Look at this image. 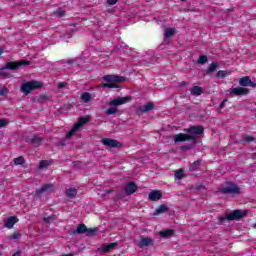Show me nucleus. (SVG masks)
I'll return each mask as SVG.
<instances>
[{"label":"nucleus","instance_id":"obj_22","mask_svg":"<svg viewBox=\"0 0 256 256\" xmlns=\"http://www.w3.org/2000/svg\"><path fill=\"white\" fill-rule=\"evenodd\" d=\"M166 211H169V207L162 204L155 210L154 215H161L162 213H166Z\"/></svg>","mask_w":256,"mask_h":256},{"label":"nucleus","instance_id":"obj_6","mask_svg":"<svg viewBox=\"0 0 256 256\" xmlns=\"http://www.w3.org/2000/svg\"><path fill=\"white\" fill-rule=\"evenodd\" d=\"M29 65H31V61H27V60H20L18 62H8L6 66L0 68V70L4 71V69H10L11 71H17L19 67L29 66Z\"/></svg>","mask_w":256,"mask_h":256},{"label":"nucleus","instance_id":"obj_10","mask_svg":"<svg viewBox=\"0 0 256 256\" xmlns=\"http://www.w3.org/2000/svg\"><path fill=\"white\" fill-rule=\"evenodd\" d=\"M239 85L241 87H253V88H256V83L251 81V78L249 76H244V77L240 78Z\"/></svg>","mask_w":256,"mask_h":256},{"label":"nucleus","instance_id":"obj_9","mask_svg":"<svg viewBox=\"0 0 256 256\" xmlns=\"http://www.w3.org/2000/svg\"><path fill=\"white\" fill-rule=\"evenodd\" d=\"M155 109V104L153 102H148L145 106H141L136 110L137 115H143V113H149Z\"/></svg>","mask_w":256,"mask_h":256},{"label":"nucleus","instance_id":"obj_11","mask_svg":"<svg viewBox=\"0 0 256 256\" xmlns=\"http://www.w3.org/2000/svg\"><path fill=\"white\" fill-rule=\"evenodd\" d=\"M43 141L44 139L41 135H33L31 138L28 139V143L33 145V147H40Z\"/></svg>","mask_w":256,"mask_h":256},{"label":"nucleus","instance_id":"obj_5","mask_svg":"<svg viewBox=\"0 0 256 256\" xmlns=\"http://www.w3.org/2000/svg\"><path fill=\"white\" fill-rule=\"evenodd\" d=\"M41 87H43V83L33 80L22 84L20 89L22 93H24L25 95H29L31 91H35V89H41Z\"/></svg>","mask_w":256,"mask_h":256},{"label":"nucleus","instance_id":"obj_28","mask_svg":"<svg viewBox=\"0 0 256 256\" xmlns=\"http://www.w3.org/2000/svg\"><path fill=\"white\" fill-rule=\"evenodd\" d=\"M75 195H77V189L75 188H69L66 190V196L71 198V197H75Z\"/></svg>","mask_w":256,"mask_h":256},{"label":"nucleus","instance_id":"obj_37","mask_svg":"<svg viewBox=\"0 0 256 256\" xmlns=\"http://www.w3.org/2000/svg\"><path fill=\"white\" fill-rule=\"evenodd\" d=\"M174 177L175 179H181L183 177V170L182 169L176 170Z\"/></svg>","mask_w":256,"mask_h":256},{"label":"nucleus","instance_id":"obj_49","mask_svg":"<svg viewBox=\"0 0 256 256\" xmlns=\"http://www.w3.org/2000/svg\"><path fill=\"white\" fill-rule=\"evenodd\" d=\"M46 99H47V96H40L39 102L43 103V101H45Z\"/></svg>","mask_w":256,"mask_h":256},{"label":"nucleus","instance_id":"obj_55","mask_svg":"<svg viewBox=\"0 0 256 256\" xmlns=\"http://www.w3.org/2000/svg\"><path fill=\"white\" fill-rule=\"evenodd\" d=\"M181 1L185 2V1H187V0H181Z\"/></svg>","mask_w":256,"mask_h":256},{"label":"nucleus","instance_id":"obj_54","mask_svg":"<svg viewBox=\"0 0 256 256\" xmlns=\"http://www.w3.org/2000/svg\"><path fill=\"white\" fill-rule=\"evenodd\" d=\"M254 228L256 229V223L254 224Z\"/></svg>","mask_w":256,"mask_h":256},{"label":"nucleus","instance_id":"obj_40","mask_svg":"<svg viewBox=\"0 0 256 256\" xmlns=\"http://www.w3.org/2000/svg\"><path fill=\"white\" fill-rule=\"evenodd\" d=\"M243 141H245L246 143H251V142L255 141V137L247 136V137L243 138Z\"/></svg>","mask_w":256,"mask_h":256},{"label":"nucleus","instance_id":"obj_3","mask_svg":"<svg viewBox=\"0 0 256 256\" xmlns=\"http://www.w3.org/2000/svg\"><path fill=\"white\" fill-rule=\"evenodd\" d=\"M218 192L222 195H239L241 188L233 182H226L224 186L218 188Z\"/></svg>","mask_w":256,"mask_h":256},{"label":"nucleus","instance_id":"obj_2","mask_svg":"<svg viewBox=\"0 0 256 256\" xmlns=\"http://www.w3.org/2000/svg\"><path fill=\"white\" fill-rule=\"evenodd\" d=\"M102 79L106 82L102 87L106 89H118L119 85L117 83L125 81V77L119 75H105Z\"/></svg>","mask_w":256,"mask_h":256},{"label":"nucleus","instance_id":"obj_51","mask_svg":"<svg viewBox=\"0 0 256 256\" xmlns=\"http://www.w3.org/2000/svg\"><path fill=\"white\" fill-rule=\"evenodd\" d=\"M12 256H21V251L15 252Z\"/></svg>","mask_w":256,"mask_h":256},{"label":"nucleus","instance_id":"obj_45","mask_svg":"<svg viewBox=\"0 0 256 256\" xmlns=\"http://www.w3.org/2000/svg\"><path fill=\"white\" fill-rule=\"evenodd\" d=\"M119 0H107L108 5H116Z\"/></svg>","mask_w":256,"mask_h":256},{"label":"nucleus","instance_id":"obj_24","mask_svg":"<svg viewBox=\"0 0 256 256\" xmlns=\"http://www.w3.org/2000/svg\"><path fill=\"white\" fill-rule=\"evenodd\" d=\"M203 94V88L199 86H194L191 89V95H195L196 97H199V95Z\"/></svg>","mask_w":256,"mask_h":256},{"label":"nucleus","instance_id":"obj_19","mask_svg":"<svg viewBox=\"0 0 256 256\" xmlns=\"http://www.w3.org/2000/svg\"><path fill=\"white\" fill-rule=\"evenodd\" d=\"M160 237L163 239H169V237H173L175 235V231L171 229H166L159 232Z\"/></svg>","mask_w":256,"mask_h":256},{"label":"nucleus","instance_id":"obj_38","mask_svg":"<svg viewBox=\"0 0 256 256\" xmlns=\"http://www.w3.org/2000/svg\"><path fill=\"white\" fill-rule=\"evenodd\" d=\"M216 77H227V71H225V70H219V71L216 73Z\"/></svg>","mask_w":256,"mask_h":256},{"label":"nucleus","instance_id":"obj_53","mask_svg":"<svg viewBox=\"0 0 256 256\" xmlns=\"http://www.w3.org/2000/svg\"><path fill=\"white\" fill-rule=\"evenodd\" d=\"M2 54H3V49L0 48V55H2Z\"/></svg>","mask_w":256,"mask_h":256},{"label":"nucleus","instance_id":"obj_35","mask_svg":"<svg viewBox=\"0 0 256 256\" xmlns=\"http://www.w3.org/2000/svg\"><path fill=\"white\" fill-rule=\"evenodd\" d=\"M117 113V107H111L106 110L107 115H115Z\"/></svg>","mask_w":256,"mask_h":256},{"label":"nucleus","instance_id":"obj_14","mask_svg":"<svg viewBox=\"0 0 256 256\" xmlns=\"http://www.w3.org/2000/svg\"><path fill=\"white\" fill-rule=\"evenodd\" d=\"M15 223H19V218H17V216H11L4 222V226L7 229H13Z\"/></svg>","mask_w":256,"mask_h":256},{"label":"nucleus","instance_id":"obj_12","mask_svg":"<svg viewBox=\"0 0 256 256\" xmlns=\"http://www.w3.org/2000/svg\"><path fill=\"white\" fill-rule=\"evenodd\" d=\"M230 93L239 97L241 95H248L249 89L243 87L232 88L230 89Z\"/></svg>","mask_w":256,"mask_h":256},{"label":"nucleus","instance_id":"obj_42","mask_svg":"<svg viewBox=\"0 0 256 256\" xmlns=\"http://www.w3.org/2000/svg\"><path fill=\"white\" fill-rule=\"evenodd\" d=\"M7 93H9V89H7L5 87L0 89V95L1 96H5V95H7Z\"/></svg>","mask_w":256,"mask_h":256},{"label":"nucleus","instance_id":"obj_17","mask_svg":"<svg viewBox=\"0 0 256 256\" xmlns=\"http://www.w3.org/2000/svg\"><path fill=\"white\" fill-rule=\"evenodd\" d=\"M175 28H166L164 31V41L169 43V39L175 35Z\"/></svg>","mask_w":256,"mask_h":256},{"label":"nucleus","instance_id":"obj_34","mask_svg":"<svg viewBox=\"0 0 256 256\" xmlns=\"http://www.w3.org/2000/svg\"><path fill=\"white\" fill-rule=\"evenodd\" d=\"M207 61H208L207 56L201 55V56L199 57V59H198V64H199V65H205V63H207Z\"/></svg>","mask_w":256,"mask_h":256},{"label":"nucleus","instance_id":"obj_52","mask_svg":"<svg viewBox=\"0 0 256 256\" xmlns=\"http://www.w3.org/2000/svg\"><path fill=\"white\" fill-rule=\"evenodd\" d=\"M185 85H187V82H182V83L180 84L181 87H185Z\"/></svg>","mask_w":256,"mask_h":256},{"label":"nucleus","instance_id":"obj_32","mask_svg":"<svg viewBox=\"0 0 256 256\" xmlns=\"http://www.w3.org/2000/svg\"><path fill=\"white\" fill-rule=\"evenodd\" d=\"M55 219H57V217L55 215H51V216L42 218V221H44V223H53Z\"/></svg>","mask_w":256,"mask_h":256},{"label":"nucleus","instance_id":"obj_39","mask_svg":"<svg viewBox=\"0 0 256 256\" xmlns=\"http://www.w3.org/2000/svg\"><path fill=\"white\" fill-rule=\"evenodd\" d=\"M7 125H9L7 119H0V129H2V127H7Z\"/></svg>","mask_w":256,"mask_h":256},{"label":"nucleus","instance_id":"obj_30","mask_svg":"<svg viewBox=\"0 0 256 256\" xmlns=\"http://www.w3.org/2000/svg\"><path fill=\"white\" fill-rule=\"evenodd\" d=\"M97 231H99V228H87L86 235L87 237H93Z\"/></svg>","mask_w":256,"mask_h":256},{"label":"nucleus","instance_id":"obj_13","mask_svg":"<svg viewBox=\"0 0 256 256\" xmlns=\"http://www.w3.org/2000/svg\"><path fill=\"white\" fill-rule=\"evenodd\" d=\"M138 187L135 182H129L126 187L124 188L125 194L126 195H133L137 191Z\"/></svg>","mask_w":256,"mask_h":256},{"label":"nucleus","instance_id":"obj_46","mask_svg":"<svg viewBox=\"0 0 256 256\" xmlns=\"http://www.w3.org/2000/svg\"><path fill=\"white\" fill-rule=\"evenodd\" d=\"M0 77H5V78H7V77H11V75H10L9 73H7V72H1V73H0Z\"/></svg>","mask_w":256,"mask_h":256},{"label":"nucleus","instance_id":"obj_48","mask_svg":"<svg viewBox=\"0 0 256 256\" xmlns=\"http://www.w3.org/2000/svg\"><path fill=\"white\" fill-rule=\"evenodd\" d=\"M75 59H68L65 63H68V65H71L73 63H75Z\"/></svg>","mask_w":256,"mask_h":256},{"label":"nucleus","instance_id":"obj_25","mask_svg":"<svg viewBox=\"0 0 256 256\" xmlns=\"http://www.w3.org/2000/svg\"><path fill=\"white\" fill-rule=\"evenodd\" d=\"M201 165V160H196L194 163L190 165L189 170L192 173H195V171H199V166Z\"/></svg>","mask_w":256,"mask_h":256},{"label":"nucleus","instance_id":"obj_26","mask_svg":"<svg viewBox=\"0 0 256 256\" xmlns=\"http://www.w3.org/2000/svg\"><path fill=\"white\" fill-rule=\"evenodd\" d=\"M217 67H219V64L217 62H213L210 64L209 69L206 70V74L209 75V73H214V71H217Z\"/></svg>","mask_w":256,"mask_h":256},{"label":"nucleus","instance_id":"obj_7","mask_svg":"<svg viewBox=\"0 0 256 256\" xmlns=\"http://www.w3.org/2000/svg\"><path fill=\"white\" fill-rule=\"evenodd\" d=\"M131 96L126 97H118L109 102L110 107H119V105H125V103H129L131 101Z\"/></svg>","mask_w":256,"mask_h":256},{"label":"nucleus","instance_id":"obj_18","mask_svg":"<svg viewBox=\"0 0 256 256\" xmlns=\"http://www.w3.org/2000/svg\"><path fill=\"white\" fill-rule=\"evenodd\" d=\"M83 233H87V226L85 224H79L77 229L72 231V235H83Z\"/></svg>","mask_w":256,"mask_h":256},{"label":"nucleus","instance_id":"obj_41","mask_svg":"<svg viewBox=\"0 0 256 256\" xmlns=\"http://www.w3.org/2000/svg\"><path fill=\"white\" fill-rule=\"evenodd\" d=\"M54 13L57 17H65V11H63V10H58Z\"/></svg>","mask_w":256,"mask_h":256},{"label":"nucleus","instance_id":"obj_31","mask_svg":"<svg viewBox=\"0 0 256 256\" xmlns=\"http://www.w3.org/2000/svg\"><path fill=\"white\" fill-rule=\"evenodd\" d=\"M77 131H79V128H76V126L74 125L73 128L66 134V138L71 139V137H73V135H75Z\"/></svg>","mask_w":256,"mask_h":256},{"label":"nucleus","instance_id":"obj_27","mask_svg":"<svg viewBox=\"0 0 256 256\" xmlns=\"http://www.w3.org/2000/svg\"><path fill=\"white\" fill-rule=\"evenodd\" d=\"M81 99H82V101H84V103H89V101H91V93H89V92H84V93L81 95Z\"/></svg>","mask_w":256,"mask_h":256},{"label":"nucleus","instance_id":"obj_47","mask_svg":"<svg viewBox=\"0 0 256 256\" xmlns=\"http://www.w3.org/2000/svg\"><path fill=\"white\" fill-rule=\"evenodd\" d=\"M225 103H227V99H224V100L220 103V109H224V108H225Z\"/></svg>","mask_w":256,"mask_h":256},{"label":"nucleus","instance_id":"obj_8","mask_svg":"<svg viewBox=\"0 0 256 256\" xmlns=\"http://www.w3.org/2000/svg\"><path fill=\"white\" fill-rule=\"evenodd\" d=\"M102 143L106 146V147H110L112 149L115 148H119V147H123V143L115 140V139H110V138H104L102 139Z\"/></svg>","mask_w":256,"mask_h":256},{"label":"nucleus","instance_id":"obj_20","mask_svg":"<svg viewBox=\"0 0 256 256\" xmlns=\"http://www.w3.org/2000/svg\"><path fill=\"white\" fill-rule=\"evenodd\" d=\"M49 189H53V184H45L38 190H36V195H41L42 193H45L46 191H49Z\"/></svg>","mask_w":256,"mask_h":256},{"label":"nucleus","instance_id":"obj_21","mask_svg":"<svg viewBox=\"0 0 256 256\" xmlns=\"http://www.w3.org/2000/svg\"><path fill=\"white\" fill-rule=\"evenodd\" d=\"M90 118L89 117H80L78 122L76 124H74V126H76V128L81 129L82 125H85V123H89Z\"/></svg>","mask_w":256,"mask_h":256},{"label":"nucleus","instance_id":"obj_43","mask_svg":"<svg viewBox=\"0 0 256 256\" xmlns=\"http://www.w3.org/2000/svg\"><path fill=\"white\" fill-rule=\"evenodd\" d=\"M21 237V233L15 232L10 236V239H19Z\"/></svg>","mask_w":256,"mask_h":256},{"label":"nucleus","instance_id":"obj_50","mask_svg":"<svg viewBox=\"0 0 256 256\" xmlns=\"http://www.w3.org/2000/svg\"><path fill=\"white\" fill-rule=\"evenodd\" d=\"M109 193H113V190H107L105 194H101V197H105V195H109Z\"/></svg>","mask_w":256,"mask_h":256},{"label":"nucleus","instance_id":"obj_33","mask_svg":"<svg viewBox=\"0 0 256 256\" xmlns=\"http://www.w3.org/2000/svg\"><path fill=\"white\" fill-rule=\"evenodd\" d=\"M25 163V158L23 156H19L14 159V164L16 165H23Z\"/></svg>","mask_w":256,"mask_h":256},{"label":"nucleus","instance_id":"obj_4","mask_svg":"<svg viewBox=\"0 0 256 256\" xmlns=\"http://www.w3.org/2000/svg\"><path fill=\"white\" fill-rule=\"evenodd\" d=\"M247 215V211L234 210L232 213L227 214L226 217H219L220 223H225V221H239Z\"/></svg>","mask_w":256,"mask_h":256},{"label":"nucleus","instance_id":"obj_44","mask_svg":"<svg viewBox=\"0 0 256 256\" xmlns=\"http://www.w3.org/2000/svg\"><path fill=\"white\" fill-rule=\"evenodd\" d=\"M58 87H59V89H63V88H65V87H67V83H65V82H60V83L58 84Z\"/></svg>","mask_w":256,"mask_h":256},{"label":"nucleus","instance_id":"obj_1","mask_svg":"<svg viewBox=\"0 0 256 256\" xmlns=\"http://www.w3.org/2000/svg\"><path fill=\"white\" fill-rule=\"evenodd\" d=\"M185 133L188 134H177L174 136V143H183V141H192L197 143V136L203 135V126H191L190 128L184 129Z\"/></svg>","mask_w":256,"mask_h":256},{"label":"nucleus","instance_id":"obj_29","mask_svg":"<svg viewBox=\"0 0 256 256\" xmlns=\"http://www.w3.org/2000/svg\"><path fill=\"white\" fill-rule=\"evenodd\" d=\"M195 145H197V143H193V141H191L190 144L181 146V150L182 151H191V149H193V147H195Z\"/></svg>","mask_w":256,"mask_h":256},{"label":"nucleus","instance_id":"obj_23","mask_svg":"<svg viewBox=\"0 0 256 256\" xmlns=\"http://www.w3.org/2000/svg\"><path fill=\"white\" fill-rule=\"evenodd\" d=\"M115 247H117V242L110 243V244H105V245L102 247V251H103L104 253H108V251H111V250L115 249Z\"/></svg>","mask_w":256,"mask_h":256},{"label":"nucleus","instance_id":"obj_15","mask_svg":"<svg viewBox=\"0 0 256 256\" xmlns=\"http://www.w3.org/2000/svg\"><path fill=\"white\" fill-rule=\"evenodd\" d=\"M153 245V239H151L150 237H144L140 240L138 247H140V249H143V247H150Z\"/></svg>","mask_w":256,"mask_h":256},{"label":"nucleus","instance_id":"obj_36","mask_svg":"<svg viewBox=\"0 0 256 256\" xmlns=\"http://www.w3.org/2000/svg\"><path fill=\"white\" fill-rule=\"evenodd\" d=\"M45 167H49V161H47V160L40 161L39 169H45Z\"/></svg>","mask_w":256,"mask_h":256},{"label":"nucleus","instance_id":"obj_16","mask_svg":"<svg viewBox=\"0 0 256 256\" xmlns=\"http://www.w3.org/2000/svg\"><path fill=\"white\" fill-rule=\"evenodd\" d=\"M162 197H163V194L161 193V191H158V190H153L148 195L149 201H159V199H161Z\"/></svg>","mask_w":256,"mask_h":256}]
</instances>
